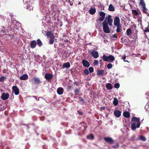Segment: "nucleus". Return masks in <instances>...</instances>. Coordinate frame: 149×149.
Wrapping results in <instances>:
<instances>
[{"label":"nucleus","mask_w":149,"mask_h":149,"mask_svg":"<svg viewBox=\"0 0 149 149\" xmlns=\"http://www.w3.org/2000/svg\"><path fill=\"white\" fill-rule=\"evenodd\" d=\"M81 2H79V3H78V4H81Z\"/></svg>","instance_id":"obj_61"},{"label":"nucleus","mask_w":149,"mask_h":149,"mask_svg":"<svg viewBox=\"0 0 149 149\" xmlns=\"http://www.w3.org/2000/svg\"><path fill=\"white\" fill-rule=\"evenodd\" d=\"M131 120L134 123L132 124V130H136V127L139 128L140 125V122L139 121V119L136 117H132Z\"/></svg>","instance_id":"obj_1"},{"label":"nucleus","mask_w":149,"mask_h":149,"mask_svg":"<svg viewBox=\"0 0 149 149\" xmlns=\"http://www.w3.org/2000/svg\"><path fill=\"white\" fill-rule=\"evenodd\" d=\"M30 45L31 48H35L36 45V41L35 40L32 41L30 43Z\"/></svg>","instance_id":"obj_17"},{"label":"nucleus","mask_w":149,"mask_h":149,"mask_svg":"<svg viewBox=\"0 0 149 149\" xmlns=\"http://www.w3.org/2000/svg\"><path fill=\"white\" fill-rule=\"evenodd\" d=\"M63 89L62 87H59L57 89V93L59 95H62L63 92Z\"/></svg>","instance_id":"obj_18"},{"label":"nucleus","mask_w":149,"mask_h":149,"mask_svg":"<svg viewBox=\"0 0 149 149\" xmlns=\"http://www.w3.org/2000/svg\"><path fill=\"white\" fill-rule=\"evenodd\" d=\"M97 75L98 76L102 75L104 73V71L103 70H98L97 71Z\"/></svg>","instance_id":"obj_22"},{"label":"nucleus","mask_w":149,"mask_h":149,"mask_svg":"<svg viewBox=\"0 0 149 149\" xmlns=\"http://www.w3.org/2000/svg\"><path fill=\"white\" fill-rule=\"evenodd\" d=\"M74 84L76 85L77 86V85L78 84L77 82L75 81L74 83Z\"/></svg>","instance_id":"obj_55"},{"label":"nucleus","mask_w":149,"mask_h":149,"mask_svg":"<svg viewBox=\"0 0 149 149\" xmlns=\"http://www.w3.org/2000/svg\"><path fill=\"white\" fill-rule=\"evenodd\" d=\"M36 43L40 47H41L42 45V43L39 39H38L37 40Z\"/></svg>","instance_id":"obj_28"},{"label":"nucleus","mask_w":149,"mask_h":149,"mask_svg":"<svg viewBox=\"0 0 149 149\" xmlns=\"http://www.w3.org/2000/svg\"><path fill=\"white\" fill-rule=\"evenodd\" d=\"M70 64L69 62H68L66 63H64L63 65V68H68L70 67Z\"/></svg>","instance_id":"obj_21"},{"label":"nucleus","mask_w":149,"mask_h":149,"mask_svg":"<svg viewBox=\"0 0 149 149\" xmlns=\"http://www.w3.org/2000/svg\"><path fill=\"white\" fill-rule=\"evenodd\" d=\"M89 70L90 72L91 73H93L94 72V68H93L92 67H91L89 68Z\"/></svg>","instance_id":"obj_39"},{"label":"nucleus","mask_w":149,"mask_h":149,"mask_svg":"<svg viewBox=\"0 0 149 149\" xmlns=\"http://www.w3.org/2000/svg\"><path fill=\"white\" fill-rule=\"evenodd\" d=\"M82 123L84 124H85V125H84V127L85 128H86L87 127V125L85 123V122H81L80 123V124H82Z\"/></svg>","instance_id":"obj_46"},{"label":"nucleus","mask_w":149,"mask_h":149,"mask_svg":"<svg viewBox=\"0 0 149 149\" xmlns=\"http://www.w3.org/2000/svg\"><path fill=\"white\" fill-rule=\"evenodd\" d=\"M119 146L118 143H117L115 146H112V147L113 148H118V147Z\"/></svg>","instance_id":"obj_49"},{"label":"nucleus","mask_w":149,"mask_h":149,"mask_svg":"<svg viewBox=\"0 0 149 149\" xmlns=\"http://www.w3.org/2000/svg\"><path fill=\"white\" fill-rule=\"evenodd\" d=\"M113 103L115 106H116L118 105V100L116 98L114 97V100L113 102Z\"/></svg>","instance_id":"obj_30"},{"label":"nucleus","mask_w":149,"mask_h":149,"mask_svg":"<svg viewBox=\"0 0 149 149\" xmlns=\"http://www.w3.org/2000/svg\"><path fill=\"white\" fill-rule=\"evenodd\" d=\"M13 92H14L15 94L18 95L19 93V89L16 86H13L12 87Z\"/></svg>","instance_id":"obj_7"},{"label":"nucleus","mask_w":149,"mask_h":149,"mask_svg":"<svg viewBox=\"0 0 149 149\" xmlns=\"http://www.w3.org/2000/svg\"><path fill=\"white\" fill-rule=\"evenodd\" d=\"M82 63L84 66L85 67H88L90 66L89 63L87 60L83 59L82 60Z\"/></svg>","instance_id":"obj_10"},{"label":"nucleus","mask_w":149,"mask_h":149,"mask_svg":"<svg viewBox=\"0 0 149 149\" xmlns=\"http://www.w3.org/2000/svg\"><path fill=\"white\" fill-rule=\"evenodd\" d=\"M123 115L126 118H128L130 116V115L129 112L127 111H125L124 112Z\"/></svg>","instance_id":"obj_23"},{"label":"nucleus","mask_w":149,"mask_h":149,"mask_svg":"<svg viewBox=\"0 0 149 149\" xmlns=\"http://www.w3.org/2000/svg\"><path fill=\"white\" fill-rule=\"evenodd\" d=\"M139 139L144 141H145L146 140V139L145 137L141 135L139 136Z\"/></svg>","instance_id":"obj_33"},{"label":"nucleus","mask_w":149,"mask_h":149,"mask_svg":"<svg viewBox=\"0 0 149 149\" xmlns=\"http://www.w3.org/2000/svg\"><path fill=\"white\" fill-rule=\"evenodd\" d=\"M78 113V114L81 115H83V113L81 112L80 111H77Z\"/></svg>","instance_id":"obj_51"},{"label":"nucleus","mask_w":149,"mask_h":149,"mask_svg":"<svg viewBox=\"0 0 149 149\" xmlns=\"http://www.w3.org/2000/svg\"><path fill=\"white\" fill-rule=\"evenodd\" d=\"M29 77L28 75L26 74H24L21 76L20 79L21 80H25L28 79Z\"/></svg>","instance_id":"obj_14"},{"label":"nucleus","mask_w":149,"mask_h":149,"mask_svg":"<svg viewBox=\"0 0 149 149\" xmlns=\"http://www.w3.org/2000/svg\"><path fill=\"white\" fill-rule=\"evenodd\" d=\"M131 28L132 29V31L134 33L136 34L137 33V30L136 29V26L135 24H133L131 26Z\"/></svg>","instance_id":"obj_16"},{"label":"nucleus","mask_w":149,"mask_h":149,"mask_svg":"<svg viewBox=\"0 0 149 149\" xmlns=\"http://www.w3.org/2000/svg\"><path fill=\"white\" fill-rule=\"evenodd\" d=\"M7 70L6 69H3V73H6L7 72Z\"/></svg>","instance_id":"obj_48"},{"label":"nucleus","mask_w":149,"mask_h":149,"mask_svg":"<svg viewBox=\"0 0 149 149\" xmlns=\"http://www.w3.org/2000/svg\"><path fill=\"white\" fill-rule=\"evenodd\" d=\"M103 60L105 61H107L109 62H112L115 59L114 56L112 55H110L108 56L104 55L102 56Z\"/></svg>","instance_id":"obj_2"},{"label":"nucleus","mask_w":149,"mask_h":149,"mask_svg":"<svg viewBox=\"0 0 149 149\" xmlns=\"http://www.w3.org/2000/svg\"><path fill=\"white\" fill-rule=\"evenodd\" d=\"M114 86L116 88H118L120 87V84L118 83H115L114 84Z\"/></svg>","instance_id":"obj_40"},{"label":"nucleus","mask_w":149,"mask_h":149,"mask_svg":"<svg viewBox=\"0 0 149 149\" xmlns=\"http://www.w3.org/2000/svg\"><path fill=\"white\" fill-rule=\"evenodd\" d=\"M1 32H3V33H4V31H2V30L1 31Z\"/></svg>","instance_id":"obj_57"},{"label":"nucleus","mask_w":149,"mask_h":149,"mask_svg":"<svg viewBox=\"0 0 149 149\" xmlns=\"http://www.w3.org/2000/svg\"><path fill=\"white\" fill-rule=\"evenodd\" d=\"M112 66V65L111 63H109L107 65V68L109 69L111 68Z\"/></svg>","instance_id":"obj_38"},{"label":"nucleus","mask_w":149,"mask_h":149,"mask_svg":"<svg viewBox=\"0 0 149 149\" xmlns=\"http://www.w3.org/2000/svg\"><path fill=\"white\" fill-rule=\"evenodd\" d=\"M46 34L47 36L48 37H49L50 38L55 37L54 36V34L50 31H47Z\"/></svg>","instance_id":"obj_20"},{"label":"nucleus","mask_w":149,"mask_h":149,"mask_svg":"<svg viewBox=\"0 0 149 149\" xmlns=\"http://www.w3.org/2000/svg\"><path fill=\"white\" fill-rule=\"evenodd\" d=\"M86 138L88 139L93 140L94 138V136L93 134H89L87 136Z\"/></svg>","instance_id":"obj_27"},{"label":"nucleus","mask_w":149,"mask_h":149,"mask_svg":"<svg viewBox=\"0 0 149 149\" xmlns=\"http://www.w3.org/2000/svg\"><path fill=\"white\" fill-rule=\"evenodd\" d=\"M9 95L8 93H3L1 96V99L3 100H6L8 99Z\"/></svg>","instance_id":"obj_11"},{"label":"nucleus","mask_w":149,"mask_h":149,"mask_svg":"<svg viewBox=\"0 0 149 149\" xmlns=\"http://www.w3.org/2000/svg\"><path fill=\"white\" fill-rule=\"evenodd\" d=\"M101 110L104 109H105V107L103 106L100 108Z\"/></svg>","instance_id":"obj_52"},{"label":"nucleus","mask_w":149,"mask_h":149,"mask_svg":"<svg viewBox=\"0 0 149 149\" xmlns=\"http://www.w3.org/2000/svg\"><path fill=\"white\" fill-rule=\"evenodd\" d=\"M117 27L116 31L117 32H120L121 31L122 27L121 24L115 26Z\"/></svg>","instance_id":"obj_26"},{"label":"nucleus","mask_w":149,"mask_h":149,"mask_svg":"<svg viewBox=\"0 0 149 149\" xmlns=\"http://www.w3.org/2000/svg\"><path fill=\"white\" fill-rule=\"evenodd\" d=\"M104 139L106 142L110 144H112L114 141L113 139L110 137H104Z\"/></svg>","instance_id":"obj_5"},{"label":"nucleus","mask_w":149,"mask_h":149,"mask_svg":"<svg viewBox=\"0 0 149 149\" xmlns=\"http://www.w3.org/2000/svg\"><path fill=\"white\" fill-rule=\"evenodd\" d=\"M145 32H149V26L145 29Z\"/></svg>","instance_id":"obj_44"},{"label":"nucleus","mask_w":149,"mask_h":149,"mask_svg":"<svg viewBox=\"0 0 149 149\" xmlns=\"http://www.w3.org/2000/svg\"><path fill=\"white\" fill-rule=\"evenodd\" d=\"M99 63V61L98 60H94L93 64L95 65H97Z\"/></svg>","instance_id":"obj_37"},{"label":"nucleus","mask_w":149,"mask_h":149,"mask_svg":"<svg viewBox=\"0 0 149 149\" xmlns=\"http://www.w3.org/2000/svg\"><path fill=\"white\" fill-rule=\"evenodd\" d=\"M132 13L133 15H138V13L136 10H132Z\"/></svg>","instance_id":"obj_36"},{"label":"nucleus","mask_w":149,"mask_h":149,"mask_svg":"<svg viewBox=\"0 0 149 149\" xmlns=\"http://www.w3.org/2000/svg\"><path fill=\"white\" fill-rule=\"evenodd\" d=\"M80 101L82 102V103H84V99L81 97H80Z\"/></svg>","instance_id":"obj_47"},{"label":"nucleus","mask_w":149,"mask_h":149,"mask_svg":"<svg viewBox=\"0 0 149 149\" xmlns=\"http://www.w3.org/2000/svg\"><path fill=\"white\" fill-rule=\"evenodd\" d=\"M99 15L101 16L99 19V20L102 22L104 19L106 14L103 12H101L99 13Z\"/></svg>","instance_id":"obj_8"},{"label":"nucleus","mask_w":149,"mask_h":149,"mask_svg":"<svg viewBox=\"0 0 149 149\" xmlns=\"http://www.w3.org/2000/svg\"><path fill=\"white\" fill-rule=\"evenodd\" d=\"M39 98H40V97H39L38 99L37 98V100H38V101H39Z\"/></svg>","instance_id":"obj_58"},{"label":"nucleus","mask_w":149,"mask_h":149,"mask_svg":"<svg viewBox=\"0 0 149 149\" xmlns=\"http://www.w3.org/2000/svg\"><path fill=\"white\" fill-rule=\"evenodd\" d=\"M126 33L127 36H130L132 34L131 29L130 28L126 30Z\"/></svg>","instance_id":"obj_24"},{"label":"nucleus","mask_w":149,"mask_h":149,"mask_svg":"<svg viewBox=\"0 0 149 149\" xmlns=\"http://www.w3.org/2000/svg\"><path fill=\"white\" fill-rule=\"evenodd\" d=\"M102 24L104 31L106 33H109L110 31V28L107 22L105 20L102 23Z\"/></svg>","instance_id":"obj_3"},{"label":"nucleus","mask_w":149,"mask_h":149,"mask_svg":"<svg viewBox=\"0 0 149 149\" xmlns=\"http://www.w3.org/2000/svg\"><path fill=\"white\" fill-rule=\"evenodd\" d=\"M91 54L95 58H96L99 57V54L97 52L93 50L91 52Z\"/></svg>","instance_id":"obj_13"},{"label":"nucleus","mask_w":149,"mask_h":149,"mask_svg":"<svg viewBox=\"0 0 149 149\" xmlns=\"http://www.w3.org/2000/svg\"><path fill=\"white\" fill-rule=\"evenodd\" d=\"M114 114L117 117H119L121 114V112L119 110H115L114 112Z\"/></svg>","instance_id":"obj_15"},{"label":"nucleus","mask_w":149,"mask_h":149,"mask_svg":"<svg viewBox=\"0 0 149 149\" xmlns=\"http://www.w3.org/2000/svg\"><path fill=\"white\" fill-rule=\"evenodd\" d=\"M147 105H146V106L145 107V109H146V110H147L148 111H149V109L148 110V109H146V108H147Z\"/></svg>","instance_id":"obj_54"},{"label":"nucleus","mask_w":149,"mask_h":149,"mask_svg":"<svg viewBox=\"0 0 149 149\" xmlns=\"http://www.w3.org/2000/svg\"><path fill=\"white\" fill-rule=\"evenodd\" d=\"M120 19L119 17H115L114 19V25L115 26L120 24Z\"/></svg>","instance_id":"obj_6"},{"label":"nucleus","mask_w":149,"mask_h":149,"mask_svg":"<svg viewBox=\"0 0 149 149\" xmlns=\"http://www.w3.org/2000/svg\"><path fill=\"white\" fill-rule=\"evenodd\" d=\"M84 73L86 75H88L89 73V72L87 69H85L84 70Z\"/></svg>","instance_id":"obj_35"},{"label":"nucleus","mask_w":149,"mask_h":149,"mask_svg":"<svg viewBox=\"0 0 149 149\" xmlns=\"http://www.w3.org/2000/svg\"><path fill=\"white\" fill-rule=\"evenodd\" d=\"M113 37L114 38H115L116 39H117L118 38L117 35L116 34H114L113 36Z\"/></svg>","instance_id":"obj_50"},{"label":"nucleus","mask_w":149,"mask_h":149,"mask_svg":"<svg viewBox=\"0 0 149 149\" xmlns=\"http://www.w3.org/2000/svg\"><path fill=\"white\" fill-rule=\"evenodd\" d=\"M6 78L5 77L3 76L1 77L0 78V81L2 82H3Z\"/></svg>","instance_id":"obj_41"},{"label":"nucleus","mask_w":149,"mask_h":149,"mask_svg":"<svg viewBox=\"0 0 149 149\" xmlns=\"http://www.w3.org/2000/svg\"><path fill=\"white\" fill-rule=\"evenodd\" d=\"M102 61V59H101L100 60V62Z\"/></svg>","instance_id":"obj_59"},{"label":"nucleus","mask_w":149,"mask_h":149,"mask_svg":"<svg viewBox=\"0 0 149 149\" xmlns=\"http://www.w3.org/2000/svg\"><path fill=\"white\" fill-rule=\"evenodd\" d=\"M96 9L95 8H91L89 10V13L90 14L93 15L95 14L96 12Z\"/></svg>","instance_id":"obj_19"},{"label":"nucleus","mask_w":149,"mask_h":149,"mask_svg":"<svg viewBox=\"0 0 149 149\" xmlns=\"http://www.w3.org/2000/svg\"><path fill=\"white\" fill-rule=\"evenodd\" d=\"M33 97L36 100H37V97L36 96H33Z\"/></svg>","instance_id":"obj_56"},{"label":"nucleus","mask_w":149,"mask_h":149,"mask_svg":"<svg viewBox=\"0 0 149 149\" xmlns=\"http://www.w3.org/2000/svg\"><path fill=\"white\" fill-rule=\"evenodd\" d=\"M53 77V75L51 73H46L45 75V79L49 81V80L52 79Z\"/></svg>","instance_id":"obj_9"},{"label":"nucleus","mask_w":149,"mask_h":149,"mask_svg":"<svg viewBox=\"0 0 149 149\" xmlns=\"http://www.w3.org/2000/svg\"><path fill=\"white\" fill-rule=\"evenodd\" d=\"M57 20L58 21H59V18H58L57 19Z\"/></svg>","instance_id":"obj_60"},{"label":"nucleus","mask_w":149,"mask_h":149,"mask_svg":"<svg viewBox=\"0 0 149 149\" xmlns=\"http://www.w3.org/2000/svg\"><path fill=\"white\" fill-rule=\"evenodd\" d=\"M66 1L68 2L71 6H72L73 5V3L70 0H66Z\"/></svg>","instance_id":"obj_43"},{"label":"nucleus","mask_w":149,"mask_h":149,"mask_svg":"<svg viewBox=\"0 0 149 149\" xmlns=\"http://www.w3.org/2000/svg\"><path fill=\"white\" fill-rule=\"evenodd\" d=\"M142 10L143 11V12L144 13L147 14L149 12V11L148 10V9L146 8V7H142Z\"/></svg>","instance_id":"obj_31"},{"label":"nucleus","mask_w":149,"mask_h":149,"mask_svg":"<svg viewBox=\"0 0 149 149\" xmlns=\"http://www.w3.org/2000/svg\"><path fill=\"white\" fill-rule=\"evenodd\" d=\"M106 86L107 89L109 90H111L113 88V86L111 85V84L109 83H108Z\"/></svg>","instance_id":"obj_29"},{"label":"nucleus","mask_w":149,"mask_h":149,"mask_svg":"<svg viewBox=\"0 0 149 149\" xmlns=\"http://www.w3.org/2000/svg\"><path fill=\"white\" fill-rule=\"evenodd\" d=\"M126 57L125 55L124 56H123L122 57V58L123 59L124 61H125V62H129L127 61L126 60H125V59H126Z\"/></svg>","instance_id":"obj_45"},{"label":"nucleus","mask_w":149,"mask_h":149,"mask_svg":"<svg viewBox=\"0 0 149 149\" xmlns=\"http://www.w3.org/2000/svg\"><path fill=\"white\" fill-rule=\"evenodd\" d=\"M55 39V37L54 38H50L49 40V44L50 45H52L53 44L54 42V39Z\"/></svg>","instance_id":"obj_34"},{"label":"nucleus","mask_w":149,"mask_h":149,"mask_svg":"<svg viewBox=\"0 0 149 149\" xmlns=\"http://www.w3.org/2000/svg\"><path fill=\"white\" fill-rule=\"evenodd\" d=\"M140 5L142 6V7H146V4L144 0H141L140 1Z\"/></svg>","instance_id":"obj_32"},{"label":"nucleus","mask_w":149,"mask_h":149,"mask_svg":"<svg viewBox=\"0 0 149 149\" xmlns=\"http://www.w3.org/2000/svg\"><path fill=\"white\" fill-rule=\"evenodd\" d=\"M64 41L65 42L67 43L68 42V40L67 39H65L64 40Z\"/></svg>","instance_id":"obj_53"},{"label":"nucleus","mask_w":149,"mask_h":149,"mask_svg":"<svg viewBox=\"0 0 149 149\" xmlns=\"http://www.w3.org/2000/svg\"><path fill=\"white\" fill-rule=\"evenodd\" d=\"M31 81H32V83L35 84H39L41 82L40 81V79L36 77H34L32 79Z\"/></svg>","instance_id":"obj_4"},{"label":"nucleus","mask_w":149,"mask_h":149,"mask_svg":"<svg viewBox=\"0 0 149 149\" xmlns=\"http://www.w3.org/2000/svg\"><path fill=\"white\" fill-rule=\"evenodd\" d=\"M108 10L110 11H115V8L112 4H111L109 5Z\"/></svg>","instance_id":"obj_25"},{"label":"nucleus","mask_w":149,"mask_h":149,"mask_svg":"<svg viewBox=\"0 0 149 149\" xmlns=\"http://www.w3.org/2000/svg\"><path fill=\"white\" fill-rule=\"evenodd\" d=\"M107 22L108 24H109V26L112 25V23L113 22V19H112V17L111 15H108L107 17Z\"/></svg>","instance_id":"obj_12"},{"label":"nucleus","mask_w":149,"mask_h":149,"mask_svg":"<svg viewBox=\"0 0 149 149\" xmlns=\"http://www.w3.org/2000/svg\"><path fill=\"white\" fill-rule=\"evenodd\" d=\"M79 91L78 89L77 88H76L74 91V93L75 95H77L78 93L79 92Z\"/></svg>","instance_id":"obj_42"}]
</instances>
